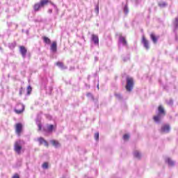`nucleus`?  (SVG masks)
Here are the masks:
<instances>
[{"instance_id": "obj_1", "label": "nucleus", "mask_w": 178, "mask_h": 178, "mask_svg": "<svg viewBox=\"0 0 178 178\" xmlns=\"http://www.w3.org/2000/svg\"><path fill=\"white\" fill-rule=\"evenodd\" d=\"M158 112H159V115H154L153 117V120H154V122H161V116H165L166 115V112L165 111V108H163V106H159L158 107Z\"/></svg>"}, {"instance_id": "obj_2", "label": "nucleus", "mask_w": 178, "mask_h": 178, "mask_svg": "<svg viewBox=\"0 0 178 178\" xmlns=\"http://www.w3.org/2000/svg\"><path fill=\"white\" fill-rule=\"evenodd\" d=\"M134 87V80L133 79V78L127 77V85L125 86L127 91H129L130 92L133 90Z\"/></svg>"}, {"instance_id": "obj_3", "label": "nucleus", "mask_w": 178, "mask_h": 178, "mask_svg": "<svg viewBox=\"0 0 178 178\" xmlns=\"http://www.w3.org/2000/svg\"><path fill=\"white\" fill-rule=\"evenodd\" d=\"M22 143L20 140H17L15 142L14 144V151L18 154V155H20L22 154Z\"/></svg>"}, {"instance_id": "obj_4", "label": "nucleus", "mask_w": 178, "mask_h": 178, "mask_svg": "<svg viewBox=\"0 0 178 178\" xmlns=\"http://www.w3.org/2000/svg\"><path fill=\"white\" fill-rule=\"evenodd\" d=\"M15 133L19 137H20V136H22V133H23V124L22 123L15 124Z\"/></svg>"}, {"instance_id": "obj_5", "label": "nucleus", "mask_w": 178, "mask_h": 178, "mask_svg": "<svg viewBox=\"0 0 178 178\" xmlns=\"http://www.w3.org/2000/svg\"><path fill=\"white\" fill-rule=\"evenodd\" d=\"M19 52L22 58H26V55H27V49L24 46H19Z\"/></svg>"}, {"instance_id": "obj_6", "label": "nucleus", "mask_w": 178, "mask_h": 178, "mask_svg": "<svg viewBox=\"0 0 178 178\" xmlns=\"http://www.w3.org/2000/svg\"><path fill=\"white\" fill-rule=\"evenodd\" d=\"M161 133H169L170 131V126L169 124H164L161 127Z\"/></svg>"}, {"instance_id": "obj_7", "label": "nucleus", "mask_w": 178, "mask_h": 178, "mask_svg": "<svg viewBox=\"0 0 178 178\" xmlns=\"http://www.w3.org/2000/svg\"><path fill=\"white\" fill-rule=\"evenodd\" d=\"M18 106H20L21 109L15 108L14 111L15 113L17 115H20L21 113H23L24 112V104H19Z\"/></svg>"}, {"instance_id": "obj_8", "label": "nucleus", "mask_w": 178, "mask_h": 178, "mask_svg": "<svg viewBox=\"0 0 178 178\" xmlns=\"http://www.w3.org/2000/svg\"><path fill=\"white\" fill-rule=\"evenodd\" d=\"M142 42L146 49H149V43L148 42V40L147 38H145V36L142 37Z\"/></svg>"}, {"instance_id": "obj_9", "label": "nucleus", "mask_w": 178, "mask_h": 178, "mask_svg": "<svg viewBox=\"0 0 178 178\" xmlns=\"http://www.w3.org/2000/svg\"><path fill=\"white\" fill-rule=\"evenodd\" d=\"M92 41H93L95 45H99V38H98V35L92 34Z\"/></svg>"}, {"instance_id": "obj_10", "label": "nucleus", "mask_w": 178, "mask_h": 178, "mask_svg": "<svg viewBox=\"0 0 178 178\" xmlns=\"http://www.w3.org/2000/svg\"><path fill=\"white\" fill-rule=\"evenodd\" d=\"M40 3L42 8H44V6L48 5V3H51V5H54V3H52V1H51V0H40Z\"/></svg>"}, {"instance_id": "obj_11", "label": "nucleus", "mask_w": 178, "mask_h": 178, "mask_svg": "<svg viewBox=\"0 0 178 178\" xmlns=\"http://www.w3.org/2000/svg\"><path fill=\"white\" fill-rule=\"evenodd\" d=\"M38 141L39 142L40 145H42V144H44L45 147H49V144H48V142L44 139V138L40 137L38 138Z\"/></svg>"}, {"instance_id": "obj_12", "label": "nucleus", "mask_w": 178, "mask_h": 178, "mask_svg": "<svg viewBox=\"0 0 178 178\" xmlns=\"http://www.w3.org/2000/svg\"><path fill=\"white\" fill-rule=\"evenodd\" d=\"M41 8H42V7L40 3H36L33 6V9H34L35 12H38V10H40L41 9Z\"/></svg>"}, {"instance_id": "obj_13", "label": "nucleus", "mask_w": 178, "mask_h": 178, "mask_svg": "<svg viewBox=\"0 0 178 178\" xmlns=\"http://www.w3.org/2000/svg\"><path fill=\"white\" fill-rule=\"evenodd\" d=\"M57 48H58V46H57L56 42H53L51 45V50L53 52H56Z\"/></svg>"}, {"instance_id": "obj_14", "label": "nucleus", "mask_w": 178, "mask_h": 178, "mask_svg": "<svg viewBox=\"0 0 178 178\" xmlns=\"http://www.w3.org/2000/svg\"><path fill=\"white\" fill-rule=\"evenodd\" d=\"M150 38L152 41H153L154 44H156V42H158V37H156L155 34L151 33Z\"/></svg>"}, {"instance_id": "obj_15", "label": "nucleus", "mask_w": 178, "mask_h": 178, "mask_svg": "<svg viewBox=\"0 0 178 178\" xmlns=\"http://www.w3.org/2000/svg\"><path fill=\"white\" fill-rule=\"evenodd\" d=\"M51 143L54 147H56V148H58V147H60V143L58 140H51Z\"/></svg>"}, {"instance_id": "obj_16", "label": "nucleus", "mask_w": 178, "mask_h": 178, "mask_svg": "<svg viewBox=\"0 0 178 178\" xmlns=\"http://www.w3.org/2000/svg\"><path fill=\"white\" fill-rule=\"evenodd\" d=\"M54 127L52 124L47 126V130H44V131H47V133H52L54 131Z\"/></svg>"}, {"instance_id": "obj_17", "label": "nucleus", "mask_w": 178, "mask_h": 178, "mask_svg": "<svg viewBox=\"0 0 178 178\" xmlns=\"http://www.w3.org/2000/svg\"><path fill=\"white\" fill-rule=\"evenodd\" d=\"M56 66H58V67H61V69H67V67L63 65V63L58 61L56 63Z\"/></svg>"}, {"instance_id": "obj_18", "label": "nucleus", "mask_w": 178, "mask_h": 178, "mask_svg": "<svg viewBox=\"0 0 178 178\" xmlns=\"http://www.w3.org/2000/svg\"><path fill=\"white\" fill-rule=\"evenodd\" d=\"M42 40L45 44H51V39L49 38L48 37L43 36Z\"/></svg>"}, {"instance_id": "obj_19", "label": "nucleus", "mask_w": 178, "mask_h": 178, "mask_svg": "<svg viewBox=\"0 0 178 178\" xmlns=\"http://www.w3.org/2000/svg\"><path fill=\"white\" fill-rule=\"evenodd\" d=\"M120 41L123 44V45H127V41H126V38H124V37L121 36L120 38Z\"/></svg>"}, {"instance_id": "obj_20", "label": "nucleus", "mask_w": 178, "mask_h": 178, "mask_svg": "<svg viewBox=\"0 0 178 178\" xmlns=\"http://www.w3.org/2000/svg\"><path fill=\"white\" fill-rule=\"evenodd\" d=\"M167 163H168L169 166H173L175 165V162L172 161L170 159H167Z\"/></svg>"}, {"instance_id": "obj_21", "label": "nucleus", "mask_w": 178, "mask_h": 178, "mask_svg": "<svg viewBox=\"0 0 178 178\" xmlns=\"http://www.w3.org/2000/svg\"><path fill=\"white\" fill-rule=\"evenodd\" d=\"M135 158H141V154L138 151L134 152Z\"/></svg>"}, {"instance_id": "obj_22", "label": "nucleus", "mask_w": 178, "mask_h": 178, "mask_svg": "<svg viewBox=\"0 0 178 178\" xmlns=\"http://www.w3.org/2000/svg\"><path fill=\"white\" fill-rule=\"evenodd\" d=\"M129 138H130V136L129 134H124L123 136V140H124L125 141L129 140Z\"/></svg>"}, {"instance_id": "obj_23", "label": "nucleus", "mask_w": 178, "mask_h": 178, "mask_svg": "<svg viewBox=\"0 0 178 178\" xmlns=\"http://www.w3.org/2000/svg\"><path fill=\"white\" fill-rule=\"evenodd\" d=\"M32 90H33V89L31 88V86H28V88H27V94H28V95H30V94H31Z\"/></svg>"}, {"instance_id": "obj_24", "label": "nucleus", "mask_w": 178, "mask_h": 178, "mask_svg": "<svg viewBox=\"0 0 178 178\" xmlns=\"http://www.w3.org/2000/svg\"><path fill=\"white\" fill-rule=\"evenodd\" d=\"M43 169H48V163L47 162H44L42 165Z\"/></svg>"}, {"instance_id": "obj_25", "label": "nucleus", "mask_w": 178, "mask_h": 178, "mask_svg": "<svg viewBox=\"0 0 178 178\" xmlns=\"http://www.w3.org/2000/svg\"><path fill=\"white\" fill-rule=\"evenodd\" d=\"M95 139L97 140H99V133L96 132L95 134Z\"/></svg>"}, {"instance_id": "obj_26", "label": "nucleus", "mask_w": 178, "mask_h": 178, "mask_svg": "<svg viewBox=\"0 0 178 178\" xmlns=\"http://www.w3.org/2000/svg\"><path fill=\"white\" fill-rule=\"evenodd\" d=\"M174 24H175V27H178V18L175 19Z\"/></svg>"}, {"instance_id": "obj_27", "label": "nucleus", "mask_w": 178, "mask_h": 178, "mask_svg": "<svg viewBox=\"0 0 178 178\" xmlns=\"http://www.w3.org/2000/svg\"><path fill=\"white\" fill-rule=\"evenodd\" d=\"M38 127L39 131H41V130L42 129V125L40 123H39L38 124Z\"/></svg>"}, {"instance_id": "obj_28", "label": "nucleus", "mask_w": 178, "mask_h": 178, "mask_svg": "<svg viewBox=\"0 0 178 178\" xmlns=\"http://www.w3.org/2000/svg\"><path fill=\"white\" fill-rule=\"evenodd\" d=\"M115 97H116V98H118V99H122V95H120L119 94H116Z\"/></svg>"}, {"instance_id": "obj_29", "label": "nucleus", "mask_w": 178, "mask_h": 178, "mask_svg": "<svg viewBox=\"0 0 178 178\" xmlns=\"http://www.w3.org/2000/svg\"><path fill=\"white\" fill-rule=\"evenodd\" d=\"M23 91H24V90L23 89V88H21L19 89V95H22Z\"/></svg>"}, {"instance_id": "obj_30", "label": "nucleus", "mask_w": 178, "mask_h": 178, "mask_svg": "<svg viewBox=\"0 0 178 178\" xmlns=\"http://www.w3.org/2000/svg\"><path fill=\"white\" fill-rule=\"evenodd\" d=\"M12 178H20V177H19V175L15 174V175H14V176H13Z\"/></svg>"}, {"instance_id": "obj_31", "label": "nucleus", "mask_w": 178, "mask_h": 178, "mask_svg": "<svg viewBox=\"0 0 178 178\" xmlns=\"http://www.w3.org/2000/svg\"><path fill=\"white\" fill-rule=\"evenodd\" d=\"M48 13H52V9H49V10H48Z\"/></svg>"}, {"instance_id": "obj_32", "label": "nucleus", "mask_w": 178, "mask_h": 178, "mask_svg": "<svg viewBox=\"0 0 178 178\" xmlns=\"http://www.w3.org/2000/svg\"><path fill=\"white\" fill-rule=\"evenodd\" d=\"M124 12H125V13H127L129 11L127 10V8H124Z\"/></svg>"}]
</instances>
